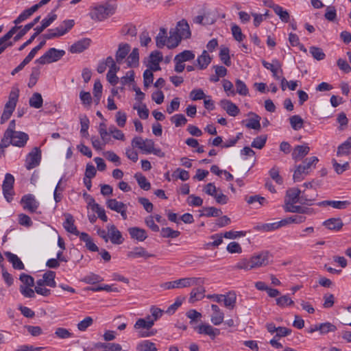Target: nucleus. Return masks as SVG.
Wrapping results in <instances>:
<instances>
[{"mask_svg":"<svg viewBox=\"0 0 351 351\" xmlns=\"http://www.w3.org/2000/svg\"><path fill=\"white\" fill-rule=\"evenodd\" d=\"M319 160L316 156H312L306 158L302 165L295 167L293 175V179L295 182L302 181L313 169L315 168L316 164Z\"/></svg>","mask_w":351,"mask_h":351,"instance_id":"1","label":"nucleus"},{"mask_svg":"<svg viewBox=\"0 0 351 351\" xmlns=\"http://www.w3.org/2000/svg\"><path fill=\"white\" fill-rule=\"evenodd\" d=\"M200 280V278L195 277L183 278L174 281L164 282L160 285V287L165 290L186 288L198 285Z\"/></svg>","mask_w":351,"mask_h":351,"instance_id":"2","label":"nucleus"},{"mask_svg":"<svg viewBox=\"0 0 351 351\" xmlns=\"http://www.w3.org/2000/svg\"><path fill=\"white\" fill-rule=\"evenodd\" d=\"M117 7L114 5L106 3L95 7L90 12L92 19L97 21H102L114 14Z\"/></svg>","mask_w":351,"mask_h":351,"instance_id":"3","label":"nucleus"},{"mask_svg":"<svg viewBox=\"0 0 351 351\" xmlns=\"http://www.w3.org/2000/svg\"><path fill=\"white\" fill-rule=\"evenodd\" d=\"M154 325L153 320H151L149 317H146L145 318H139L136 320V323L134 325V328L135 330H138V336L140 337H149L153 336L155 332L154 331H143L142 330H149Z\"/></svg>","mask_w":351,"mask_h":351,"instance_id":"4","label":"nucleus"},{"mask_svg":"<svg viewBox=\"0 0 351 351\" xmlns=\"http://www.w3.org/2000/svg\"><path fill=\"white\" fill-rule=\"evenodd\" d=\"M64 54L65 51L64 50L51 48L44 55L37 59L36 62L40 64H49L60 60Z\"/></svg>","mask_w":351,"mask_h":351,"instance_id":"5","label":"nucleus"},{"mask_svg":"<svg viewBox=\"0 0 351 351\" xmlns=\"http://www.w3.org/2000/svg\"><path fill=\"white\" fill-rule=\"evenodd\" d=\"M301 193L302 191L298 188L289 189L287 191V198L285 199V202L300 203L302 204L310 205L308 202L312 199H308L304 195V193L302 195Z\"/></svg>","mask_w":351,"mask_h":351,"instance_id":"6","label":"nucleus"},{"mask_svg":"<svg viewBox=\"0 0 351 351\" xmlns=\"http://www.w3.org/2000/svg\"><path fill=\"white\" fill-rule=\"evenodd\" d=\"M41 160L40 149L35 147L27 154L25 159V167L27 169L30 170L38 166Z\"/></svg>","mask_w":351,"mask_h":351,"instance_id":"7","label":"nucleus"},{"mask_svg":"<svg viewBox=\"0 0 351 351\" xmlns=\"http://www.w3.org/2000/svg\"><path fill=\"white\" fill-rule=\"evenodd\" d=\"M14 183V178L10 173H6L3 182L2 189L5 198L8 202H11L14 195L13 186Z\"/></svg>","mask_w":351,"mask_h":351,"instance_id":"8","label":"nucleus"},{"mask_svg":"<svg viewBox=\"0 0 351 351\" xmlns=\"http://www.w3.org/2000/svg\"><path fill=\"white\" fill-rule=\"evenodd\" d=\"M271 255L268 251H263L250 257L253 268L265 267L269 263Z\"/></svg>","mask_w":351,"mask_h":351,"instance_id":"9","label":"nucleus"},{"mask_svg":"<svg viewBox=\"0 0 351 351\" xmlns=\"http://www.w3.org/2000/svg\"><path fill=\"white\" fill-rule=\"evenodd\" d=\"M132 145L133 147H138L142 151L150 154L154 142L151 139L143 140L141 137L136 136L132 139Z\"/></svg>","mask_w":351,"mask_h":351,"instance_id":"10","label":"nucleus"},{"mask_svg":"<svg viewBox=\"0 0 351 351\" xmlns=\"http://www.w3.org/2000/svg\"><path fill=\"white\" fill-rule=\"evenodd\" d=\"M174 32L182 38L186 39L191 37V33L189 27V25L187 21L182 19L178 22L177 25L173 29Z\"/></svg>","mask_w":351,"mask_h":351,"instance_id":"11","label":"nucleus"},{"mask_svg":"<svg viewBox=\"0 0 351 351\" xmlns=\"http://www.w3.org/2000/svg\"><path fill=\"white\" fill-rule=\"evenodd\" d=\"M12 141V145L23 147L25 145L29 139L28 135L23 132H14L10 135Z\"/></svg>","mask_w":351,"mask_h":351,"instance_id":"12","label":"nucleus"},{"mask_svg":"<svg viewBox=\"0 0 351 351\" xmlns=\"http://www.w3.org/2000/svg\"><path fill=\"white\" fill-rule=\"evenodd\" d=\"M21 202L23 204V208L31 213L35 212L38 206V202L31 194L24 195L21 199Z\"/></svg>","mask_w":351,"mask_h":351,"instance_id":"13","label":"nucleus"},{"mask_svg":"<svg viewBox=\"0 0 351 351\" xmlns=\"http://www.w3.org/2000/svg\"><path fill=\"white\" fill-rule=\"evenodd\" d=\"M107 228L111 242L114 244H121L123 239L121 232L117 229L114 225H108Z\"/></svg>","mask_w":351,"mask_h":351,"instance_id":"14","label":"nucleus"},{"mask_svg":"<svg viewBox=\"0 0 351 351\" xmlns=\"http://www.w3.org/2000/svg\"><path fill=\"white\" fill-rule=\"evenodd\" d=\"M90 43V40L88 38H84L75 42L73 44L69 51L73 53H81L86 49Z\"/></svg>","mask_w":351,"mask_h":351,"instance_id":"15","label":"nucleus"},{"mask_svg":"<svg viewBox=\"0 0 351 351\" xmlns=\"http://www.w3.org/2000/svg\"><path fill=\"white\" fill-rule=\"evenodd\" d=\"M310 152V147L307 145H297L292 152V158L295 161L302 160Z\"/></svg>","mask_w":351,"mask_h":351,"instance_id":"16","label":"nucleus"},{"mask_svg":"<svg viewBox=\"0 0 351 351\" xmlns=\"http://www.w3.org/2000/svg\"><path fill=\"white\" fill-rule=\"evenodd\" d=\"M221 108L226 111V112L232 117L237 116L239 113V108L232 101L223 99L220 101Z\"/></svg>","mask_w":351,"mask_h":351,"instance_id":"17","label":"nucleus"},{"mask_svg":"<svg viewBox=\"0 0 351 351\" xmlns=\"http://www.w3.org/2000/svg\"><path fill=\"white\" fill-rule=\"evenodd\" d=\"M323 226L328 230L339 231L343 226V223L340 218H330L324 221Z\"/></svg>","mask_w":351,"mask_h":351,"instance_id":"18","label":"nucleus"},{"mask_svg":"<svg viewBox=\"0 0 351 351\" xmlns=\"http://www.w3.org/2000/svg\"><path fill=\"white\" fill-rule=\"evenodd\" d=\"M128 232L132 239L138 241H143L147 237L146 231L144 229L138 227L128 228Z\"/></svg>","mask_w":351,"mask_h":351,"instance_id":"19","label":"nucleus"},{"mask_svg":"<svg viewBox=\"0 0 351 351\" xmlns=\"http://www.w3.org/2000/svg\"><path fill=\"white\" fill-rule=\"evenodd\" d=\"M350 204L348 201H331V200H326L322 201L319 203H317V206L320 207H325L327 206H330L333 207L334 208L337 209H344L348 206H349Z\"/></svg>","mask_w":351,"mask_h":351,"instance_id":"20","label":"nucleus"},{"mask_svg":"<svg viewBox=\"0 0 351 351\" xmlns=\"http://www.w3.org/2000/svg\"><path fill=\"white\" fill-rule=\"evenodd\" d=\"M211 308L213 311L210 319L211 322L214 325L218 326L223 322L224 314L216 304H212Z\"/></svg>","mask_w":351,"mask_h":351,"instance_id":"21","label":"nucleus"},{"mask_svg":"<svg viewBox=\"0 0 351 351\" xmlns=\"http://www.w3.org/2000/svg\"><path fill=\"white\" fill-rule=\"evenodd\" d=\"M66 220L63 223L64 228L69 232H71L75 235H79L80 232L77 230L76 226L74 224V219L71 214L65 213Z\"/></svg>","mask_w":351,"mask_h":351,"instance_id":"22","label":"nucleus"},{"mask_svg":"<svg viewBox=\"0 0 351 351\" xmlns=\"http://www.w3.org/2000/svg\"><path fill=\"white\" fill-rule=\"evenodd\" d=\"M130 50V45L127 43H121L119 45L118 50L116 52V61L119 64L121 63L124 58L127 56Z\"/></svg>","mask_w":351,"mask_h":351,"instance_id":"23","label":"nucleus"},{"mask_svg":"<svg viewBox=\"0 0 351 351\" xmlns=\"http://www.w3.org/2000/svg\"><path fill=\"white\" fill-rule=\"evenodd\" d=\"M198 332L200 334H205L210 336L212 339H214L216 336L219 335L220 332L219 330L213 328L209 324H202L198 327Z\"/></svg>","mask_w":351,"mask_h":351,"instance_id":"24","label":"nucleus"},{"mask_svg":"<svg viewBox=\"0 0 351 351\" xmlns=\"http://www.w3.org/2000/svg\"><path fill=\"white\" fill-rule=\"evenodd\" d=\"M182 39V38L176 33V32H174L173 29H171L169 31V36L167 40V47L169 49H173L179 45Z\"/></svg>","mask_w":351,"mask_h":351,"instance_id":"25","label":"nucleus"},{"mask_svg":"<svg viewBox=\"0 0 351 351\" xmlns=\"http://www.w3.org/2000/svg\"><path fill=\"white\" fill-rule=\"evenodd\" d=\"M351 154V136L348 138V139L339 145L337 147V156H347Z\"/></svg>","mask_w":351,"mask_h":351,"instance_id":"26","label":"nucleus"},{"mask_svg":"<svg viewBox=\"0 0 351 351\" xmlns=\"http://www.w3.org/2000/svg\"><path fill=\"white\" fill-rule=\"evenodd\" d=\"M128 256L130 258L143 257L145 258H148L154 256V255L147 252L145 248L139 247H135L132 251L129 252Z\"/></svg>","mask_w":351,"mask_h":351,"instance_id":"27","label":"nucleus"},{"mask_svg":"<svg viewBox=\"0 0 351 351\" xmlns=\"http://www.w3.org/2000/svg\"><path fill=\"white\" fill-rule=\"evenodd\" d=\"M211 57L208 54L206 50L203 51L201 56L197 59V66L202 70L206 69L211 62Z\"/></svg>","mask_w":351,"mask_h":351,"instance_id":"28","label":"nucleus"},{"mask_svg":"<svg viewBox=\"0 0 351 351\" xmlns=\"http://www.w3.org/2000/svg\"><path fill=\"white\" fill-rule=\"evenodd\" d=\"M40 19V16H38L36 17L31 23L25 25L24 27L14 37V40L18 41L20 40L29 29H31L36 23H38Z\"/></svg>","mask_w":351,"mask_h":351,"instance_id":"29","label":"nucleus"},{"mask_svg":"<svg viewBox=\"0 0 351 351\" xmlns=\"http://www.w3.org/2000/svg\"><path fill=\"white\" fill-rule=\"evenodd\" d=\"M5 256L8 258V261L12 263V266L14 269H23L24 265L21 261V259L15 254L7 252L5 253Z\"/></svg>","mask_w":351,"mask_h":351,"instance_id":"30","label":"nucleus"},{"mask_svg":"<svg viewBox=\"0 0 351 351\" xmlns=\"http://www.w3.org/2000/svg\"><path fill=\"white\" fill-rule=\"evenodd\" d=\"M236 300L237 297L234 293L230 292L226 295H223L222 302L224 306L229 309H233L234 308Z\"/></svg>","mask_w":351,"mask_h":351,"instance_id":"31","label":"nucleus"},{"mask_svg":"<svg viewBox=\"0 0 351 351\" xmlns=\"http://www.w3.org/2000/svg\"><path fill=\"white\" fill-rule=\"evenodd\" d=\"M37 11V6L33 5L29 9L24 10L14 21V23L18 25L28 19L33 13Z\"/></svg>","mask_w":351,"mask_h":351,"instance_id":"32","label":"nucleus"},{"mask_svg":"<svg viewBox=\"0 0 351 351\" xmlns=\"http://www.w3.org/2000/svg\"><path fill=\"white\" fill-rule=\"evenodd\" d=\"M262 63H263V65L267 69H269V70H270V71L272 72L273 76L276 80H280V76L278 75V69L280 68V64L279 63L278 61L275 60V64H273L271 63H269V62H266L265 60H263Z\"/></svg>","mask_w":351,"mask_h":351,"instance_id":"33","label":"nucleus"},{"mask_svg":"<svg viewBox=\"0 0 351 351\" xmlns=\"http://www.w3.org/2000/svg\"><path fill=\"white\" fill-rule=\"evenodd\" d=\"M43 104L42 95L38 93H34L29 98V104L32 108L38 109L43 106Z\"/></svg>","mask_w":351,"mask_h":351,"instance_id":"34","label":"nucleus"},{"mask_svg":"<svg viewBox=\"0 0 351 351\" xmlns=\"http://www.w3.org/2000/svg\"><path fill=\"white\" fill-rule=\"evenodd\" d=\"M139 61V53L138 49L137 48L133 49L131 53L128 56L127 58L128 65L130 67H135L138 65Z\"/></svg>","mask_w":351,"mask_h":351,"instance_id":"35","label":"nucleus"},{"mask_svg":"<svg viewBox=\"0 0 351 351\" xmlns=\"http://www.w3.org/2000/svg\"><path fill=\"white\" fill-rule=\"evenodd\" d=\"M204 289L203 287H197V288H195V289H193L191 292V294H190V298H189V302L190 303H194L198 300H202L203 298H204Z\"/></svg>","mask_w":351,"mask_h":351,"instance_id":"36","label":"nucleus"},{"mask_svg":"<svg viewBox=\"0 0 351 351\" xmlns=\"http://www.w3.org/2000/svg\"><path fill=\"white\" fill-rule=\"evenodd\" d=\"M134 178L138 182L139 186L145 190L148 191L151 188V184L147 181L145 176L141 173H137L134 175Z\"/></svg>","mask_w":351,"mask_h":351,"instance_id":"37","label":"nucleus"},{"mask_svg":"<svg viewBox=\"0 0 351 351\" xmlns=\"http://www.w3.org/2000/svg\"><path fill=\"white\" fill-rule=\"evenodd\" d=\"M167 30L164 28H160V32L156 38V46L158 48H162L165 45H167Z\"/></svg>","mask_w":351,"mask_h":351,"instance_id":"38","label":"nucleus"},{"mask_svg":"<svg viewBox=\"0 0 351 351\" xmlns=\"http://www.w3.org/2000/svg\"><path fill=\"white\" fill-rule=\"evenodd\" d=\"M194 58L195 54L193 53V51L189 50H185L180 53L179 54L176 55L174 58V60H178L179 62H184L186 61L191 60L194 59Z\"/></svg>","mask_w":351,"mask_h":351,"instance_id":"39","label":"nucleus"},{"mask_svg":"<svg viewBox=\"0 0 351 351\" xmlns=\"http://www.w3.org/2000/svg\"><path fill=\"white\" fill-rule=\"evenodd\" d=\"M107 207L110 209L114 210L117 213L121 211L123 208H124L126 205L123 202H118L115 199H110L106 202Z\"/></svg>","mask_w":351,"mask_h":351,"instance_id":"40","label":"nucleus"},{"mask_svg":"<svg viewBox=\"0 0 351 351\" xmlns=\"http://www.w3.org/2000/svg\"><path fill=\"white\" fill-rule=\"evenodd\" d=\"M252 263V260L250 258L249 259L243 258V259H241V261H239L236 264V265L234 266V268L236 269H243L245 271H250V270L254 269L252 263Z\"/></svg>","mask_w":351,"mask_h":351,"instance_id":"41","label":"nucleus"},{"mask_svg":"<svg viewBox=\"0 0 351 351\" xmlns=\"http://www.w3.org/2000/svg\"><path fill=\"white\" fill-rule=\"evenodd\" d=\"M56 273L53 271H48L43 274V281L46 282V286L55 287L56 282L55 281Z\"/></svg>","mask_w":351,"mask_h":351,"instance_id":"42","label":"nucleus"},{"mask_svg":"<svg viewBox=\"0 0 351 351\" xmlns=\"http://www.w3.org/2000/svg\"><path fill=\"white\" fill-rule=\"evenodd\" d=\"M290 124L294 130L303 128L304 120L299 115H293L289 118Z\"/></svg>","mask_w":351,"mask_h":351,"instance_id":"43","label":"nucleus"},{"mask_svg":"<svg viewBox=\"0 0 351 351\" xmlns=\"http://www.w3.org/2000/svg\"><path fill=\"white\" fill-rule=\"evenodd\" d=\"M193 21L196 24H201L203 25H211L214 23L215 20L213 19H210L208 16L199 15L193 18Z\"/></svg>","mask_w":351,"mask_h":351,"instance_id":"44","label":"nucleus"},{"mask_svg":"<svg viewBox=\"0 0 351 351\" xmlns=\"http://www.w3.org/2000/svg\"><path fill=\"white\" fill-rule=\"evenodd\" d=\"M137 350L139 351H157L155 343L145 340L137 346Z\"/></svg>","mask_w":351,"mask_h":351,"instance_id":"45","label":"nucleus"},{"mask_svg":"<svg viewBox=\"0 0 351 351\" xmlns=\"http://www.w3.org/2000/svg\"><path fill=\"white\" fill-rule=\"evenodd\" d=\"M10 132H5L3 138L0 143V154H4V149L8 147L10 145H12V141L10 138Z\"/></svg>","mask_w":351,"mask_h":351,"instance_id":"46","label":"nucleus"},{"mask_svg":"<svg viewBox=\"0 0 351 351\" xmlns=\"http://www.w3.org/2000/svg\"><path fill=\"white\" fill-rule=\"evenodd\" d=\"M253 116L254 117L252 118H251L248 120V122L245 125L247 128L260 130H261V123H260L261 117L256 114H253Z\"/></svg>","mask_w":351,"mask_h":351,"instance_id":"47","label":"nucleus"},{"mask_svg":"<svg viewBox=\"0 0 351 351\" xmlns=\"http://www.w3.org/2000/svg\"><path fill=\"white\" fill-rule=\"evenodd\" d=\"M332 163L333 168L337 174L343 173L344 171H347L350 167L348 162H346L343 164H340L337 162V161L335 159H332Z\"/></svg>","mask_w":351,"mask_h":351,"instance_id":"48","label":"nucleus"},{"mask_svg":"<svg viewBox=\"0 0 351 351\" xmlns=\"http://www.w3.org/2000/svg\"><path fill=\"white\" fill-rule=\"evenodd\" d=\"M309 52L312 56L317 60H322L325 58V53L323 50L317 47H311L309 48Z\"/></svg>","mask_w":351,"mask_h":351,"instance_id":"49","label":"nucleus"},{"mask_svg":"<svg viewBox=\"0 0 351 351\" xmlns=\"http://www.w3.org/2000/svg\"><path fill=\"white\" fill-rule=\"evenodd\" d=\"M274 12L279 16L282 22L287 23L289 21L290 15L287 10H285L281 6L276 7Z\"/></svg>","mask_w":351,"mask_h":351,"instance_id":"50","label":"nucleus"},{"mask_svg":"<svg viewBox=\"0 0 351 351\" xmlns=\"http://www.w3.org/2000/svg\"><path fill=\"white\" fill-rule=\"evenodd\" d=\"M318 329L321 334H326L329 332H335L337 330V327L330 322H326L318 324Z\"/></svg>","mask_w":351,"mask_h":351,"instance_id":"51","label":"nucleus"},{"mask_svg":"<svg viewBox=\"0 0 351 351\" xmlns=\"http://www.w3.org/2000/svg\"><path fill=\"white\" fill-rule=\"evenodd\" d=\"M180 234L178 230H173L171 228H162L161 230V235L164 238H177Z\"/></svg>","mask_w":351,"mask_h":351,"instance_id":"52","label":"nucleus"},{"mask_svg":"<svg viewBox=\"0 0 351 351\" xmlns=\"http://www.w3.org/2000/svg\"><path fill=\"white\" fill-rule=\"evenodd\" d=\"M170 120L176 127L184 125L187 123L186 118L182 114H175L171 117Z\"/></svg>","mask_w":351,"mask_h":351,"instance_id":"53","label":"nucleus"},{"mask_svg":"<svg viewBox=\"0 0 351 351\" xmlns=\"http://www.w3.org/2000/svg\"><path fill=\"white\" fill-rule=\"evenodd\" d=\"M219 57L221 62L229 66L231 65L230 58L229 55V49L228 47H223L221 49L219 52Z\"/></svg>","mask_w":351,"mask_h":351,"instance_id":"54","label":"nucleus"},{"mask_svg":"<svg viewBox=\"0 0 351 351\" xmlns=\"http://www.w3.org/2000/svg\"><path fill=\"white\" fill-rule=\"evenodd\" d=\"M64 35V32H61L58 27L55 29H51L47 33L43 35L44 39L49 40L56 38H59Z\"/></svg>","mask_w":351,"mask_h":351,"instance_id":"55","label":"nucleus"},{"mask_svg":"<svg viewBox=\"0 0 351 351\" xmlns=\"http://www.w3.org/2000/svg\"><path fill=\"white\" fill-rule=\"evenodd\" d=\"M267 141V136L266 135H261L256 138L254 139L252 141L251 146L252 147L256 148V149H262Z\"/></svg>","mask_w":351,"mask_h":351,"instance_id":"56","label":"nucleus"},{"mask_svg":"<svg viewBox=\"0 0 351 351\" xmlns=\"http://www.w3.org/2000/svg\"><path fill=\"white\" fill-rule=\"evenodd\" d=\"M276 304L283 308L287 306L293 305L294 302L287 295H285L276 299Z\"/></svg>","mask_w":351,"mask_h":351,"instance_id":"57","label":"nucleus"},{"mask_svg":"<svg viewBox=\"0 0 351 351\" xmlns=\"http://www.w3.org/2000/svg\"><path fill=\"white\" fill-rule=\"evenodd\" d=\"M14 109H15V107H13V106L7 105V104L5 105L3 112V114L1 117V124L4 123L5 121H7L10 119V117L12 115V112H14Z\"/></svg>","mask_w":351,"mask_h":351,"instance_id":"58","label":"nucleus"},{"mask_svg":"<svg viewBox=\"0 0 351 351\" xmlns=\"http://www.w3.org/2000/svg\"><path fill=\"white\" fill-rule=\"evenodd\" d=\"M14 109H15V107H13V106L7 105V104L5 105L3 112V114L1 117V124L4 123L5 121H7L10 119V117L12 115V112H14Z\"/></svg>","mask_w":351,"mask_h":351,"instance_id":"59","label":"nucleus"},{"mask_svg":"<svg viewBox=\"0 0 351 351\" xmlns=\"http://www.w3.org/2000/svg\"><path fill=\"white\" fill-rule=\"evenodd\" d=\"M75 21L73 19L65 20L58 27L61 32H64V35L69 32L74 26Z\"/></svg>","mask_w":351,"mask_h":351,"instance_id":"60","label":"nucleus"},{"mask_svg":"<svg viewBox=\"0 0 351 351\" xmlns=\"http://www.w3.org/2000/svg\"><path fill=\"white\" fill-rule=\"evenodd\" d=\"M235 86L237 88V93L241 95H247L248 94V88L245 84L241 80H237L235 81Z\"/></svg>","mask_w":351,"mask_h":351,"instance_id":"61","label":"nucleus"},{"mask_svg":"<svg viewBox=\"0 0 351 351\" xmlns=\"http://www.w3.org/2000/svg\"><path fill=\"white\" fill-rule=\"evenodd\" d=\"M40 75V70L37 67H34L32 69V73L29 77V80L28 83V86L29 88L33 87L37 82V80L38 79Z\"/></svg>","mask_w":351,"mask_h":351,"instance_id":"62","label":"nucleus"},{"mask_svg":"<svg viewBox=\"0 0 351 351\" xmlns=\"http://www.w3.org/2000/svg\"><path fill=\"white\" fill-rule=\"evenodd\" d=\"M231 31H232V36L236 40H237L239 42H241L243 40V39L244 38V35L243 34V33L241 32V29L237 25L234 24V25H232Z\"/></svg>","mask_w":351,"mask_h":351,"instance_id":"63","label":"nucleus"},{"mask_svg":"<svg viewBox=\"0 0 351 351\" xmlns=\"http://www.w3.org/2000/svg\"><path fill=\"white\" fill-rule=\"evenodd\" d=\"M55 335L60 339H69L73 336V334L67 329L64 328H58L55 331Z\"/></svg>","mask_w":351,"mask_h":351,"instance_id":"64","label":"nucleus"}]
</instances>
